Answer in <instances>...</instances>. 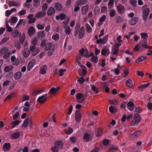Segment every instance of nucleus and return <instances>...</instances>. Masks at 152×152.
I'll return each instance as SVG.
<instances>
[{"label":"nucleus","mask_w":152,"mask_h":152,"mask_svg":"<svg viewBox=\"0 0 152 152\" xmlns=\"http://www.w3.org/2000/svg\"><path fill=\"white\" fill-rule=\"evenodd\" d=\"M26 13V11L25 10H23L18 12V14L20 15H23Z\"/></svg>","instance_id":"obj_63"},{"label":"nucleus","mask_w":152,"mask_h":152,"mask_svg":"<svg viewBox=\"0 0 152 152\" xmlns=\"http://www.w3.org/2000/svg\"><path fill=\"white\" fill-rule=\"evenodd\" d=\"M126 86L127 87L131 88L133 86V84L132 80L131 79H129L127 80L126 82Z\"/></svg>","instance_id":"obj_26"},{"label":"nucleus","mask_w":152,"mask_h":152,"mask_svg":"<svg viewBox=\"0 0 152 152\" xmlns=\"http://www.w3.org/2000/svg\"><path fill=\"white\" fill-rule=\"evenodd\" d=\"M66 71V69H61L59 71V75L60 76H63L64 74V72H65Z\"/></svg>","instance_id":"obj_56"},{"label":"nucleus","mask_w":152,"mask_h":152,"mask_svg":"<svg viewBox=\"0 0 152 152\" xmlns=\"http://www.w3.org/2000/svg\"><path fill=\"white\" fill-rule=\"evenodd\" d=\"M29 99L30 96L29 95H24L22 101H25L28 100Z\"/></svg>","instance_id":"obj_60"},{"label":"nucleus","mask_w":152,"mask_h":152,"mask_svg":"<svg viewBox=\"0 0 152 152\" xmlns=\"http://www.w3.org/2000/svg\"><path fill=\"white\" fill-rule=\"evenodd\" d=\"M142 11L143 15H149L150 11L147 5H145L142 7Z\"/></svg>","instance_id":"obj_9"},{"label":"nucleus","mask_w":152,"mask_h":152,"mask_svg":"<svg viewBox=\"0 0 152 152\" xmlns=\"http://www.w3.org/2000/svg\"><path fill=\"white\" fill-rule=\"evenodd\" d=\"M22 51L24 57L26 58H28L31 53L30 50L28 48H26L24 50H22Z\"/></svg>","instance_id":"obj_12"},{"label":"nucleus","mask_w":152,"mask_h":152,"mask_svg":"<svg viewBox=\"0 0 152 152\" xmlns=\"http://www.w3.org/2000/svg\"><path fill=\"white\" fill-rule=\"evenodd\" d=\"M48 7V4L47 3H45L43 5L42 9L43 12L46 11Z\"/></svg>","instance_id":"obj_47"},{"label":"nucleus","mask_w":152,"mask_h":152,"mask_svg":"<svg viewBox=\"0 0 152 152\" xmlns=\"http://www.w3.org/2000/svg\"><path fill=\"white\" fill-rule=\"evenodd\" d=\"M118 148L116 147H113L110 148L108 150L107 152H112L114 151H116L118 149Z\"/></svg>","instance_id":"obj_50"},{"label":"nucleus","mask_w":152,"mask_h":152,"mask_svg":"<svg viewBox=\"0 0 152 152\" xmlns=\"http://www.w3.org/2000/svg\"><path fill=\"white\" fill-rule=\"evenodd\" d=\"M140 45L145 48H147L148 46L147 44V42L145 40H143L142 42L140 44Z\"/></svg>","instance_id":"obj_38"},{"label":"nucleus","mask_w":152,"mask_h":152,"mask_svg":"<svg viewBox=\"0 0 152 152\" xmlns=\"http://www.w3.org/2000/svg\"><path fill=\"white\" fill-rule=\"evenodd\" d=\"M29 123L31 125L32 121L30 118H27L23 121L22 124V126L24 128H26L28 126Z\"/></svg>","instance_id":"obj_6"},{"label":"nucleus","mask_w":152,"mask_h":152,"mask_svg":"<svg viewBox=\"0 0 152 152\" xmlns=\"http://www.w3.org/2000/svg\"><path fill=\"white\" fill-rule=\"evenodd\" d=\"M88 9V5H85L82 8L81 12L82 14L83 15H85Z\"/></svg>","instance_id":"obj_30"},{"label":"nucleus","mask_w":152,"mask_h":152,"mask_svg":"<svg viewBox=\"0 0 152 152\" xmlns=\"http://www.w3.org/2000/svg\"><path fill=\"white\" fill-rule=\"evenodd\" d=\"M57 92L55 88L54 87H53L51 88L49 90L48 94H50V93L51 94H55Z\"/></svg>","instance_id":"obj_41"},{"label":"nucleus","mask_w":152,"mask_h":152,"mask_svg":"<svg viewBox=\"0 0 152 152\" xmlns=\"http://www.w3.org/2000/svg\"><path fill=\"white\" fill-rule=\"evenodd\" d=\"M81 73V76H84L86 74L87 72V70L86 69L83 68Z\"/></svg>","instance_id":"obj_54"},{"label":"nucleus","mask_w":152,"mask_h":152,"mask_svg":"<svg viewBox=\"0 0 152 152\" xmlns=\"http://www.w3.org/2000/svg\"><path fill=\"white\" fill-rule=\"evenodd\" d=\"M35 62V61L34 60H31L29 62L27 66V69L28 71H30L33 68Z\"/></svg>","instance_id":"obj_14"},{"label":"nucleus","mask_w":152,"mask_h":152,"mask_svg":"<svg viewBox=\"0 0 152 152\" xmlns=\"http://www.w3.org/2000/svg\"><path fill=\"white\" fill-rule=\"evenodd\" d=\"M59 16L60 19L62 20H64L66 18V15L63 13H61Z\"/></svg>","instance_id":"obj_62"},{"label":"nucleus","mask_w":152,"mask_h":152,"mask_svg":"<svg viewBox=\"0 0 152 152\" xmlns=\"http://www.w3.org/2000/svg\"><path fill=\"white\" fill-rule=\"evenodd\" d=\"M150 83H148L146 84L141 85L140 86H139V89L140 91H142L144 88H145L148 87L150 85Z\"/></svg>","instance_id":"obj_32"},{"label":"nucleus","mask_w":152,"mask_h":152,"mask_svg":"<svg viewBox=\"0 0 152 152\" xmlns=\"http://www.w3.org/2000/svg\"><path fill=\"white\" fill-rule=\"evenodd\" d=\"M116 20L115 22L116 23H119L121 22L122 20V19L121 17L119 16L116 17Z\"/></svg>","instance_id":"obj_46"},{"label":"nucleus","mask_w":152,"mask_h":152,"mask_svg":"<svg viewBox=\"0 0 152 152\" xmlns=\"http://www.w3.org/2000/svg\"><path fill=\"white\" fill-rule=\"evenodd\" d=\"M30 50L31 54L32 56H36L40 51L39 49L36 46H30Z\"/></svg>","instance_id":"obj_2"},{"label":"nucleus","mask_w":152,"mask_h":152,"mask_svg":"<svg viewBox=\"0 0 152 152\" xmlns=\"http://www.w3.org/2000/svg\"><path fill=\"white\" fill-rule=\"evenodd\" d=\"M52 39L55 40H58L59 39V35L57 34L54 35L52 37Z\"/></svg>","instance_id":"obj_57"},{"label":"nucleus","mask_w":152,"mask_h":152,"mask_svg":"<svg viewBox=\"0 0 152 152\" xmlns=\"http://www.w3.org/2000/svg\"><path fill=\"white\" fill-rule=\"evenodd\" d=\"M118 12L120 14L124 13L125 11V9L124 6L121 4H119L117 7Z\"/></svg>","instance_id":"obj_8"},{"label":"nucleus","mask_w":152,"mask_h":152,"mask_svg":"<svg viewBox=\"0 0 152 152\" xmlns=\"http://www.w3.org/2000/svg\"><path fill=\"white\" fill-rule=\"evenodd\" d=\"M138 18L137 17H134L130 20L129 24L132 26H134L138 22Z\"/></svg>","instance_id":"obj_17"},{"label":"nucleus","mask_w":152,"mask_h":152,"mask_svg":"<svg viewBox=\"0 0 152 152\" xmlns=\"http://www.w3.org/2000/svg\"><path fill=\"white\" fill-rule=\"evenodd\" d=\"M37 27L38 30H43L45 27V24H38L37 25Z\"/></svg>","instance_id":"obj_44"},{"label":"nucleus","mask_w":152,"mask_h":152,"mask_svg":"<svg viewBox=\"0 0 152 152\" xmlns=\"http://www.w3.org/2000/svg\"><path fill=\"white\" fill-rule=\"evenodd\" d=\"M9 49L7 47L3 48L0 51V52L2 54H4L9 52Z\"/></svg>","instance_id":"obj_33"},{"label":"nucleus","mask_w":152,"mask_h":152,"mask_svg":"<svg viewBox=\"0 0 152 152\" xmlns=\"http://www.w3.org/2000/svg\"><path fill=\"white\" fill-rule=\"evenodd\" d=\"M13 74V72H10L6 75V77L8 78H11Z\"/></svg>","instance_id":"obj_53"},{"label":"nucleus","mask_w":152,"mask_h":152,"mask_svg":"<svg viewBox=\"0 0 152 152\" xmlns=\"http://www.w3.org/2000/svg\"><path fill=\"white\" fill-rule=\"evenodd\" d=\"M65 28V33L66 34L69 35L71 32V29L69 26H67Z\"/></svg>","instance_id":"obj_40"},{"label":"nucleus","mask_w":152,"mask_h":152,"mask_svg":"<svg viewBox=\"0 0 152 152\" xmlns=\"http://www.w3.org/2000/svg\"><path fill=\"white\" fill-rule=\"evenodd\" d=\"M52 47V44L51 43H48L45 46L44 50L45 51H48Z\"/></svg>","instance_id":"obj_31"},{"label":"nucleus","mask_w":152,"mask_h":152,"mask_svg":"<svg viewBox=\"0 0 152 152\" xmlns=\"http://www.w3.org/2000/svg\"><path fill=\"white\" fill-rule=\"evenodd\" d=\"M110 112L112 114L115 113L117 111V110L115 106H110L109 107Z\"/></svg>","instance_id":"obj_24"},{"label":"nucleus","mask_w":152,"mask_h":152,"mask_svg":"<svg viewBox=\"0 0 152 152\" xmlns=\"http://www.w3.org/2000/svg\"><path fill=\"white\" fill-rule=\"evenodd\" d=\"M142 133V132L140 131H136L132 134V136L133 138H135L139 136Z\"/></svg>","instance_id":"obj_22"},{"label":"nucleus","mask_w":152,"mask_h":152,"mask_svg":"<svg viewBox=\"0 0 152 152\" xmlns=\"http://www.w3.org/2000/svg\"><path fill=\"white\" fill-rule=\"evenodd\" d=\"M51 150L53 152H58V149L56 146L51 147Z\"/></svg>","instance_id":"obj_52"},{"label":"nucleus","mask_w":152,"mask_h":152,"mask_svg":"<svg viewBox=\"0 0 152 152\" xmlns=\"http://www.w3.org/2000/svg\"><path fill=\"white\" fill-rule=\"evenodd\" d=\"M35 31V29L33 26H31L28 30V34L31 37L34 34Z\"/></svg>","instance_id":"obj_13"},{"label":"nucleus","mask_w":152,"mask_h":152,"mask_svg":"<svg viewBox=\"0 0 152 152\" xmlns=\"http://www.w3.org/2000/svg\"><path fill=\"white\" fill-rule=\"evenodd\" d=\"M46 35V33L44 31H41L38 32L37 33V36L40 39L44 38Z\"/></svg>","instance_id":"obj_18"},{"label":"nucleus","mask_w":152,"mask_h":152,"mask_svg":"<svg viewBox=\"0 0 152 152\" xmlns=\"http://www.w3.org/2000/svg\"><path fill=\"white\" fill-rule=\"evenodd\" d=\"M91 60L92 62L96 63L98 61V57L97 56H93L91 58Z\"/></svg>","instance_id":"obj_39"},{"label":"nucleus","mask_w":152,"mask_h":152,"mask_svg":"<svg viewBox=\"0 0 152 152\" xmlns=\"http://www.w3.org/2000/svg\"><path fill=\"white\" fill-rule=\"evenodd\" d=\"M38 42V39L37 37L33 38L31 41V43L33 46H36L37 45Z\"/></svg>","instance_id":"obj_34"},{"label":"nucleus","mask_w":152,"mask_h":152,"mask_svg":"<svg viewBox=\"0 0 152 152\" xmlns=\"http://www.w3.org/2000/svg\"><path fill=\"white\" fill-rule=\"evenodd\" d=\"M92 139V136L90 134L87 133H86L84 134L83 139L85 142H89Z\"/></svg>","instance_id":"obj_7"},{"label":"nucleus","mask_w":152,"mask_h":152,"mask_svg":"<svg viewBox=\"0 0 152 152\" xmlns=\"http://www.w3.org/2000/svg\"><path fill=\"white\" fill-rule=\"evenodd\" d=\"M34 3L33 4L34 6L35 7H38L40 4V1L38 0H33Z\"/></svg>","instance_id":"obj_37"},{"label":"nucleus","mask_w":152,"mask_h":152,"mask_svg":"<svg viewBox=\"0 0 152 152\" xmlns=\"http://www.w3.org/2000/svg\"><path fill=\"white\" fill-rule=\"evenodd\" d=\"M20 123V121L18 120H16L13 121L10 124L12 128L15 127L16 126L18 125Z\"/></svg>","instance_id":"obj_28"},{"label":"nucleus","mask_w":152,"mask_h":152,"mask_svg":"<svg viewBox=\"0 0 152 152\" xmlns=\"http://www.w3.org/2000/svg\"><path fill=\"white\" fill-rule=\"evenodd\" d=\"M147 107L149 110L152 111V103L151 102H148L147 104Z\"/></svg>","instance_id":"obj_64"},{"label":"nucleus","mask_w":152,"mask_h":152,"mask_svg":"<svg viewBox=\"0 0 152 152\" xmlns=\"http://www.w3.org/2000/svg\"><path fill=\"white\" fill-rule=\"evenodd\" d=\"M86 26L87 32L88 33H90L92 31V28L89 24L86 23Z\"/></svg>","instance_id":"obj_43"},{"label":"nucleus","mask_w":152,"mask_h":152,"mask_svg":"<svg viewBox=\"0 0 152 152\" xmlns=\"http://www.w3.org/2000/svg\"><path fill=\"white\" fill-rule=\"evenodd\" d=\"M141 119L142 118L140 115L137 114H135L134 118L131 123V126H134L137 124L140 121Z\"/></svg>","instance_id":"obj_1"},{"label":"nucleus","mask_w":152,"mask_h":152,"mask_svg":"<svg viewBox=\"0 0 152 152\" xmlns=\"http://www.w3.org/2000/svg\"><path fill=\"white\" fill-rule=\"evenodd\" d=\"M11 148V145L10 143H5L3 145L2 149L4 152H6L10 150Z\"/></svg>","instance_id":"obj_5"},{"label":"nucleus","mask_w":152,"mask_h":152,"mask_svg":"<svg viewBox=\"0 0 152 152\" xmlns=\"http://www.w3.org/2000/svg\"><path fill=\"white\" fill-rule=\"evenodd\" d=\"M55 8L57 11H60L62 10V5L58 2L56 3L55 4Z\"/></svg>","instance_id":"obj_25"},{"label":"nucleus","mask_w":152,"mask_h":152,"mask_svg":"<svg viewBox=\"0 0 152 152\" xmlns=\"http://www.w3.org/2000/svg\"><path fill=\"white\" fill-rule=\"evenodd\" d=\"M107 40V36L104 37L102 39V44H103L106 43Z\"/></svg>","instance_id":"obj_59"},{"label":"nucleus","mask_w":152,"mask_h":152,"mask_svg":"<svg viewBox=\"0 0 152 152\" xmlns=\"http://www.w3.org/2000/svg\"><path fill=\"white\" fill-rule=\"evenodd\" d=\"M20 133L18 132H16L12 133L11 135V138L13 139H17L19 137Z\"/></svg>","instance_id":"obj_23"},{"label":"nucleus","mask_w":152,"mask_h":152,"mask_svg":"<svg viewBox=\"0 0 152 152\" xmlns=\"http://www.w3.org/2000/svg\"><path fill=\"white\" fill-rule=\"evenodd\" d=\"M11 61L13 65H17L18 64V62L16 60V57L15 56H11Z\"/></svg>","instance_id":"obj_29"},{"label":"nucleus","mask_w":152,"mask_h":152,"mask_svg":"<svg viewBox=\"0 0 152 152\" xmlns=\"http://www.w3.org/2000/svg\"><path fill=\"white\" fill-rule=\"evenodd\" d=\"M79 32V39H81L83 37L85 33V28L83 26L81 27Z\"/></svg>","instance_id":"obj_11"},{"label":"nucleus","mask_w":152,"mask_h":152,"mask_svg":"<svg viewBox=\"0 0 152 152\" xmlns=\"http://www.w3.org/2000/svg\"><path fill=\"white\" fill-rule=\"evenodd\" d=\"M10 51H9V52L4 54V55L3 56V57L5 59H7L10 57Z\"/></svg>","instance_id":"obj_61"},{"label":"nucleus","mask_w":152,"mask_h":152,"mask_svg":"<svg viewBox=\"0 0 152 152\" xmlns=\"http://www.w3.org/2000/svg\"><path fill=\"white\" fill-rule=\"evenodd\" d=\"M116 11L113 9H112L110 10L109 15L110 16L113 18L116 15Z\"/></svg>","instance_id":"obj_36"},{"label":"nucleus","mask_w":152,"mask_h":152,"mask_svg":"<svg viewBox=\"0 0 152 152\" xmlns=\"http://www.w3.org/2000/svg\"><path fill=\"white\" fill-rule=\"evenodd\" d=\"M134 106V104L131 102H129L127 104V108L130 111H132L133 110Z\"/></svg>","instance_id":"obj_20"},{"label":"nucleus","mask_w":152,"mask_h":152,"mask_svg":"<svg viewBox=\"0 0 152 152\" xmlns=\"http://www.w3.org/2000/svg\"><path fill=\"white\" fill-rule=\"evenodd\" d=\"M55 12L54 8L52 7H51L48 10L47 12V15L49 16H51L54 15Z\"/></svg>","instance_id":"obj_15"},{"label":"nucleus","mask_w":152,"mask_h":152,"mask_svg":"<svg viewBox=\"0 0 152 152\" xmlns=\"http://www.w3.org/2000/svg\"><path fill=\"white\" fill-rule=\"evenodd\" d=\"M13 69V67L12 65H8L5 66L4 67V70L6 72H9L12 71Z\"/></svg>","instance_id":"obj_21"},{"label":"nucleus","mask_w":152,"mask_h":152,"mask_svg":"<svg viewBox=\"0 0 152 152\" xmlns=\"http://www.w3.org/2000/svg\"><path fill=\"white\" fill-rule=\"evenodd\" d=\"M18 20L17 18L15 17H13L11 18V23H16Z\"/></svg>","instance_id":"obj_58"},{"label":"nucleus","mask_w":152,"mask_h":152,"mask_svg":"<svg viewBox=\"0 0 152 152\" xmlns=\"http://www.w3.org/2000/svg\"><path fill=\"white\" fill-rule=\"evenodd\" d=\"M54 146H56L58 149H61L63 148L64 144L61 141L58 140L55 142Z\"/></svg>","instance_id":"obj_10"},{"label":"nucleus","mask_w":152,"mask_h":152,"mask_svg":"<svg viewBox=\"0 0 152 152\" xmlns=\"http://www.w3.org/2000/svg\"><path fill=\"white\" fill-rule=\"evenodd\" d=\"M140 35L141 37L144 39H147L148 37V35L147 33H141Z\"/></svg>","instance_id":"obj_48"},{"label":"nucleus","mask_w":152,"mask_h":152,"mask_svg":"<svg viewBox=\"0 0 152 152\" xmlns=\"http://www.w3.org/2000/svg\"><path fill=\"white\" fill-rule=\"evenodd\" d=\"M130 4L134 7H136L137 5V1L135 0H130Z\"/></svg>","instance_id":"obj_42"},{"label":"nucleus","mask_w":152,"mask_h":152,"mask_svg":"<svg viewBox=\"0 0 152 152\" xmlns=\"http://www.w3.org/2000/svg\"><path fill=\"white\" fill-rule=\"evenodd\" d=\"M77 81L79 82L80 84H83L85 81V80L83 77H80L78 78Z\"/></svg>","instance_id":"obj_45"},{"label":"nucleus","mask_w":152,"mask_h":152,"mask_svg":"<svg viewBox=\"0 0 152 152\" xmlns=\"http://www.w3.org/2000/svg\"><path fill=\"white\" fill-rule=\"evenodd\" d=\"M22 77V74L20 72H16L14 78L16 80H18L20 79Z\"/></svg>","instance_id":"obj_27"},{"label":"nucleus","mask_w":152,"mask_h":152,"mask_svg":"<svg viewBox=\"0 0 152 152\" xmlns=\"http://www.w3.org/2000/svg\"><path fill=\"white\" fill-rule=\"evenodd\" d=\"M147 58V57L146 56H141L138 58L136 60V62L138 63L139 62H141L142 61L146 59Z\"/></svg>","instance_id":"obj_35"},{"label":"nucleus","mask_w":152,"mask_h":152,"mask_svg":"<svg viewBox=\"0 0 152 152\" xmlns=\"http://www.w3.org/2000/svg\"><path fill=\"white\" fill-rule=\"evenodd\" d=\"M75 120L77 122H80L81 118V114L79 110H76L75 112Z\"/></svg>","instance_id":"obj_4"},{"label":"nucleus","mask_w":152,"mask_h":152,"mask_svg":"<svg viewBox=\"0 0 152 152\" xmlns=\"http://www.w3.org/2000/svg\"><path fill=\"white\" fill-rule=\"evenodd\" d=\"M15 94V93H11L9 95L7 96L6 97L5 99V100L8 99H10L13 97L14 95Z\"/></svg>","instance_id":"obj_55"},{"label":"nucleus","mask_w":152,"mask_h":152,"mask_svg":"<svg viewBox=\"0 0 152 152\" xmlns=\"http://www.w3.org/2000/svg\"><path fill=\"white\" fill-rule=\"evenodd\" d=\"M103 134V131L101 128L97 129L95 130V135L96 136L99 137Z\"/></svg>","instance_id":"obj_19"},{"label":"nucleus","mask_w":152,"mask_h":152,"mask_svg":"<svg viewBox=\"0 0 152 152\" xmlns=\"http://www.w3.org/2000/svg\"><path fill=\"white\" fill-rule=\"evenodd\" d=\"M86 1V0H80V2L79 1H77L76 3V4L77 5H80V4H85Z\"/></svg>","instance_id":"obj_49"},{"label":"nucleus","mask_w":152,"mask_h":152,"mask_svg":"<svg viewBox=\"0 0 152 152\" xmlns=\"http://www.w3.org/2000/svg\"><path fill=\"white\" fill-rule=\"evenodd\" d=\"M48 94H46L39 97L37 99V102L39 104H43L46 101Z\"/></svg>","instance_id":"obj_3"},{"label":"nucleus","mask_w":152,"mask_h":152,"mask_svg":"<svg viewBox=\"0 0 152 152\" xmlns=\"http://www.w3.org/2000/svg\"><path fill=\"white\" fill-rule=\"evenodd\" d=\"M66 133L68 134H70L73 132V129L71 127H69L68 130H65Z\"/></svg>","instance_id":"obj_51"},{"label":"nucleus","mask_w":152,"mask_h":152,"mask_svg":"<svg viewBox=\"0 0 152 152\" xmlns=\"http://www.w3.org/2000/svg\"><path fill=\"white\" fill-rule=\"evenodd\" d=\"M46 15V13L45 12L40 11L36 15L35 17L38 18H43Z\"/></svg>","instance_id":"obj_16"}]
</instances>
